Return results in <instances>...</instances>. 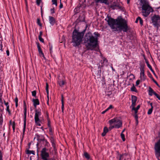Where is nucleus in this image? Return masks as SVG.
<instances>
[{
	"mask_svg": "<svg viewBox=\"0 0 160 160\" xmlns=\"http://www.w3.org/2000/svg\"><path fill=\"white\" fill-rule=\"evenodd\" d=\"M49 49H50V53H51V52L52 51V47H50Z\"/></svg>",
	"mask_w": 160,
	"mask_h": 160,
	"instance_id": "63",
	"label": "nucleus"
},
{
	"mask_svg": "<svg viewBox=\"0 0 160 160\" xmlns=\"http://www.w3.org/2000/svg\"><path fill=\"white\" fill-rule=\"evenodd\" d=\"M132 107H135L136 105V102L137 100V97L134 96H132Z\"/></svg>",
	"mask_w": 160,
	"mask_h": 160,
	"instance_id": "11",
	"label": "nucleus"
},
{
	"mask_svg": "<svg viewBox=\"0 0 160 160\" xmlns=\"http://www.w3.org/2000/svg\"><path fill=\"white\" fill-rule=\"evenodd\" d=\"M138 19H139V20L140 23L141 25H142L143 22L142 18L140 17H138Z\"/></svg>",
	"mask_w": 160,
	"mask_h": 160,
	"instance_id": "33",
	"label": "nucleus"
},
{
	"mask_svg": "<svg viewBox=\"0 0 160 160\" xmlns=\"http://www.w3.org/2000/svg\"><path fill=\"white\" fill-rule=\"evenodd\" d=\"M108 130H109L107 127H105L103 129V132L102 134V136L103 137L104 136L106 135V133L108 132Z\"/></svg>",
	"mask_w": 160,
	"mask_h": 160,
	"instance_id": "19",
	"label": "nucleus"
},
{
	"mask_svg": "<svg viewBox=\"0 0 160 160\" xmlns=\"http://www.w3.org/2000/svg\"><path fill=\"white\" fill-rule=\"evenodd\" d=\"M140 82V80H138L136 81V84L137 85H138L139 84Z\"/></svg>",
	"mask_w": 160,
	"mask_h": 160,
	"instance_id": "49",
	"label": "nucleus"
},
{
	"mask_svg": "<svg viewBox=\"0 0 160 160\" xmlns=\"http://www.w3.org/2000/svg\"><path fill=\"white\" fill-rule=\"evenodd\" d=\"M37 47H38V49H40V48H41L40 47V45L39 44V42H37Z\"/></svg>",
	"mask_w": 160,
	"mask_h": 160,
	"instance_id": "48",
	"label": "nucleus"
},
{
	"mask_svg": "<svg viewBox=\"0 0 160 160\" xmlns=\"http://www.w3.org/2000/svg\"><path fill=\"white\" fill-rule=\"evenodd\" d=\"M52 2L53 4H55V5L56 6H57V0H52Z\"/></svg>",
	"mask_w": 160,
	"mask_h": 160,
	"instance_id": "36",
	"label": "nucleus"
},
{
	"mask_svg": "<svg viewBox=\"0 0 160 160\" xmlns=\"http://www.w3.org/2000/svg\"><path fill=\"white\" fill-rule=\"evenodd\" d=\"M117 4L116 3H113L112 4L111 6H116Z\"/></svg>",
	"mask_w": 160,
	"mask_h": 160,
	"instance_id": "64",
	"label": "nucleus"
},
{
	"mask_svg": "<svg viewBox=\"0 0 160 160\" xmlns=\"http://www.w3.org/2000/svg\"><path fill=\"white\" fill-rule=\"evenodd\" d=\"M63 7V4H62L61 2V1L60 2V5L59 6V8H61Z\"/></svg>",
	"mask_w": 160,
	"mask_h": 160,
	"instance_id": "50",
	"label": "nucleus"
},
{
	"mask_svg": "<svg viewBox=\"0 0 160 160\" xmlns=\"http://www.w3.org/2000/svg\"><path fill=\"white\" fill-rule=\"evenodd\" d=\"M6 53L7 56H8L9 55V52L8 50H7L6 51Z\"/></svg>",
	"mask_w": 160,
	"mask_h": 160,
	"instance_id": "55",
	"label": "nucleus"
},
{
	"mask_svg": "<svg viewBox=\"0 0 160 160\" xmlns=\"http://www.w3.org/2000/svg\"><path fill=\"white\" fill-rule=\"evenodd\" d=\"M121 136L122 138V140L123 141H124L125 140L124 135L123 133H121Z\"/></svg>",
	"mask_w": 160,
	"mask_h": 160,
	"instance_id": "32",
	"label": "nucleus"
},
{
	"mask_svg": "<svg viewBox=\"0 0 160 160\" xmlns=\"http://www.w3.org/2000/svg\"><path fill=\"white\" fill-rule=\"evenodd\" d=\"M140 2L142 4V15L145 17H147L152 11V9L146 0H140Z\"/></svg>",
	"mask_w": 160,
	"mask_h": 160,
	"instance_id": "4",
	"label": "nucleus"
},
{
	"mask_svg": "<svg viewBox=\"0 0 160 160\" xmlns=\"http://www.w3.org/2000/svg\"><path fill=\"white\" fill-rule=\"evenodd\" d=\"M84 156L85 157V158L88 159L90 158V156L89 154L87 152H85L84 153Z\"/></svg>",
	"mask_w": 160,
	"mask_h": 160,
	"instance_id": "28",
	"label": "nucleus"
},
{
	"mask_svg": "<svg viewBox=\"0 0 160 160\" xmlns=\"http://www.w3.org/2000/svg\"><path fill=\"white\" fill-rule=\"evenodd\" d=\"M41 115V110L36 109L35 110V115L34 117L35 122L37 125L40 126L41 125L40 124L42 120L41 119V118L39 117H40Z\"/></svg>",
	"mask_w": 160,
	"mask_h": 160,
	"instance_id": "6",
	"label": "nucleus"
},
{
	"mask_svg": "<svg viewBox=\"0 0 160 160\" xmlns=\"http://www.w3.org/2000/svg\"><path fill=\"white\" fill-rule=\"evenodd\" d=\"M133 107V108H132V110L136 109V110H138L140 108V106L139 105H138L137 107L136 108H135V107Z\"/></svg>",
	"mask_w": 160,
	"mask_h": 160,
	"instance_id": "38",
	"label": "nucleus"
},
{
	"mask_svg": "<svg viewBox=\"0 0 160 160\" xmlns=\"http://www.w3.org/2000/svg\"><path fill=\"white\" fill-rule=\"evenodd\" d=\"M42 31L40 32L39 37H41V36L42 35Z\"/></svg>",
	"mask_w": 160,
	"mask_h": 160,
	"instance_id": "58",
	"label": "nucleus"
},
{
	"mask_svg": "<svg viewBox=\"0 0 160 160\" xmlns=\"http://www.w3.org/2000/svg\"><path fill=\"white\" fill-rule=\"evenodd\" d=\"M36 136L37 140L39 142H42L45 139L44 137L42 135H39L38 134H36Z\"/></svg>",
	"mask_w": 160,
	"mask_h": 160,
	"instance_id": "12",
	"label": "nucleus"
},
{
	"mask_svg": "<svg viewBox=\"0 0 160 160\" xmlns=\"http://www.w3.org/2000/svg\"><path fill=\"white\" fill-rule=\"evenodd\" d=\"M151 78L152 79V80L153 81V82L157 85L158 87H160V86L158 84L157 82L154 79V78L152 77H151Z\"/></svg>",
	"mask_w": 160,
	"mask_h": 160,
	"instance_id": "35",
	"label": "nucleus"
},
{
	"mask_svg": "<svg viewBox=\"0 0 160 160\" xmlns=\"http://www.w3.org/2000/svg\"><path fill=\"white\" fill-rule=\"evenodd\" d=\"M42 142H43V143L45 144L44 145L45 146H48V142L46 139H44V140H43V141Z\"/></svg>",
	"mask_w": 160,
	"mask_h": 160,
	"instance_id": "34",
	"label": "nucleus"
},
{
	"mask_svg": "<svg viewBox=\"0 0 160 160\" xmlns=\"http://www.w3.org/2000/svg\"><path fill=\"white\" fill-rule=\"evenodd\" d=\"M131 91L133 92H137V90L135 87L133 85L131 89Z\"/></svg>",
	"mask_w": 160,
	"mask_h": 160,
	"instance_id": "31",
	"label": "nucleus"
},
{
	"mask_svg": "<svg viewBox=\"0 0 160 160\" xmlns=\"http://www.w3.org/2000/svg\"><path fill=\"white\" fill-rule=\"evenodd\" d=\"M112 107H112V105H110L109 106V107L107 109V110L108 111L109 109L112 108Z\"/></svg>",
	"mask_w": 160,
	"mask_h": 160,
	"instance_id": "47",
	"label": "nucleus"
},
{
	"mask_svg": "<svg viewBox=\"0 0 160 160\" xmlns=\"http://www.w3.org/2000/svg\"><path fill=\"white\" fill-rule=\"evenodd\" d=\"M48 149L46 148H43L41 151V157L42 160H50L51 159L49 158V155L47 152Z\"/></svg>",
	"mask_w": 160,
	"mask_h": 160,
	"instance_id": "7",
	"label": "nucleus"
},
{
	"mask_svg": "<svg viewBox=\"0 0 160 160\" xmlns=\"http://www.w3.org/2000/svg\"><path fill=\"white\" fill-rule=\"evenodd\" d=\"M38 51L39 52V54H41V55H42V56L44 58H45V57H44V53L42 51L41 48H40V49H38Z\"/></svg>",
	"mask_w": 160,
	"mask_h": 160,
	"instance_id": "29",
	"label": "nucleus"
},
{
	"mask_svg": "<svg viewBox=\"0 0 160 160\" xmlns=\"http://www.w3.org/2000/svg\"><path fill=\"white\" fill-rule=\"evenodd\" d=\"M146 62L147 65L148 67L151 70L152 69V68L151 66L149 64L148 61L146 60Z\"/></svg>",
	"mask_w": 160,
	"mask_h": 160,
	"instance_id": "30",
	"label": "nucleus"
},
{
	"mask_svg": "<svg viewBox=\"0 0 160 160\" xmlns=\"http://www.w3.org/2000/svg\"><path fill=\"white\" fill-rule=\"evenodd\" d=\"M94 34L97 36L96 37H94L91 33H88L85 36V40L87 42L85 46L87 50H94L96 48H98L97 37L99 35L96 32H94Z\"/></svg>",
	"mask_w": 160,
	"mask_h": 160,
	"instance_id": "2",
	"label": "nucleus"
},
{
	"mask_svg": "<svg viewBox=\"0 0 160 160\" xmlns=\"http://www.w3.org/2000/svg\"><path fill=\"white\" fill-rule=\"evenodd\" d=\"M117 119V118H115L109 120V123L110 125L112 124L113 123H115Z\"/></svg>",
	"mask_w": 160,
	"mask_h": 160,
	"instance_id": "22",
	"label": "nucleus"
},
{
	"mask_svg": "<svg viewBox=\"0 0 160 160\" xmlns=\"http://www.w3.org/2000/svg\"><path fill=\"white\" fill-rule=\"evenodd\" d=\"M51 142L52 144V146L55 152H56L57 151V149L56 148L55 142L53 139H51Z\"/></svg>",
	"mask_w": 160,
	"mask_h": 160,
	"instance_id": "16",
	"label": "nucleus"
},
{
	"mask_svg": "<svg viewBox=\"0 0 160 160\" xmlns=\"http://www.w3.org/2000/svg\"><path fill=\"white\" fill-rule=\"evenodd\" d=\"M116 124L115 125V128H117L121 127L122 125V121L118 118L117 121L116 122Z\"/></svg>",
	"mask_w": 160,
	"mask_h": 160,
	"instance_id": "10",
	"label": "nucleus"
},
{
	"mask_svg": "<svg viewBox=\"0 0 160 160\" xmlns=\"http://www.w3.org/2000/svg\"><path fill=\"white\" fill-rule=\"evenodd\" d=\"M140 75L141 80L142 81H144L145 79L144 72H140Z\"/></svg>",
	"mask_w": 160,
	"mask_h": 160,
	"instance_id": "17",
	"label": "nucleus"
},
{
	"mask_svg": "<svg viewBox=\"0 0 160 160\" xmlns=\"http://www.w3.org/2000/svg\"><path fill=\"white\" fill-rule=\"evenodd\" d=\"M24 103V125H23V134L24 135L25 128L26 126V113H27V107L26 105V104L25 101H24L23 102Z\"/></svg>",
	"mask_w": 160,
	"mask_h": 160,
	"instance_id": "9",
	"label": "nucleus"
},
{
	"mask_svg": "<svg viewBox=\"0 0 160 160\" xmlns=\"http://www.w3.org/2000/svg\"><path fill=\"white\" fill-rule=\"evenodd\" d=\"M111 28L115 31L127 32L128 30L126 21L122 18H117L116 19L108 17V19H105Z\"/></svg>",
	"mask_w": 160,
	"mask_h": 160,
	"instance_id": "1",
	"label": "nucleus"
},
{
	"mask_svg": "<svg viewBox=\"0 0 160 160\" xmlns=\"http://www.w3.org/2000/svg\"><path fill=\"white\" fill-rule=\"evenodd\" d=\"M78 19L80 21H84L85 20V15L83 14L80 15L79 16Z\"/></svg>",
	"mask_w": 160,
	"mask_h": 160,
	"instance_id": "21",
	"label": "nucleus"
},
{
	"mask_svg": "<svg viewBox=\"0 0 160 160\" xmlns=\"http://www.w3.org/2000/svg\"><path fill=\"white\" fill-rule=\"evenodd\" d=\"M115 128V125L114 126H111L108 129L110 131L111 130L112 128Z\"/></svg>",
	"mask_w": 160,
	"mask_h": 160,
	"instance_id": "43",
	"label": "nucleus"
},
{
	"mask_svg": "<svg viewBox=\"0 0 160 160\" xmlns=\"http://www.w3.org/2000/svg\"><path fill=\"white\" fill-rule=\"evenodd\" d=\"M84 31L79 32L76 29L72 32V42L74 46L77 47L80 44L84 35Z\"/></svg>",
	"mask_w": 160,
	"mask_h": 160,
	"instance_id": "3",
	"label": "nucleus"
},
{
	"mask_svg": "<svg viewBox=\"0 0 160 160\" xmlns=\"http://www.w3.org/2000/svg\"><path fill=\"white\" fill-rule=\"evenodd\" d=\"M50 10L51 11L52 13H55L54 8L51 9Z\"/></svg>",
	"mask_w": 160,
	"mask_h": 160,
	"instance_id": "46",
	"label": "nucleus"
},
{
	"mask_svg": "<svg viewBox=\"0 0 160 160\" xmlns=\"http://www.w3.org/2000/svg\"><path fill=\"white\" fill-rule=\"evenodd\" d=\"M122 155L120 154L119 156V160H122Z\"/></svg>",
	"mask_w": 160,
	"mask_h": 160,
	"instance_id": "52",
	"label": "nucleus"
},
{
	"mask_svg": "<svg viewBox=\"0 0 160 160\" xmlns=\"http://www.w3.org/2000/svg\"><path fill=\"white\" fill-rule=\"evenodd\" d=\"M63 97L62 94L61 95V102H62V112H63V110L64 109V101H63Z\"/></svg>",
	"mask_w": 160,
	"mask_h": 160,
	"instance_id": "20",
	"label": "nucleus"
},
{
	"mask_svg": "<svg viewBox=\"0 0 160 160\" xmlns=\"http://www.w3.org/2000/svg\"><path fill=\"white\" fill-rule=\"evenodd\" d=\"M49 18L50 23L52 25H53L55 22L54 18L53 17L50 16H49Z\"/></svg>",
	"mask_w": 160,
	"mask_h": 160,
	"instance_id": "15",
	"label": "nucleus"
},
{
	"mask_svg": "<svg viewBox=\"0 0 160 160\" xmlns=\"http://www.w3.org/2000/svg\"><path fill=\"white\" fill-rule=\"evenodd\" d=\"M38 39L40 42H42V43L44 42V40L41 37H38Z\"/></svg>",
	"mask_w": 160,
	"mask_h": 160,
	"instance_id": "40",
	"label": "nucleus"
},
{
	"mask_svg": "<svg viewBox=\"0 0 160 160\" xmlns=\"http://www.w3.org/2000/svg\"><path fill=\"white\" fill-rule=\"evenodd\" d=\"M15 122H13V125H12V128H13V130L14 129V128H15Z\"/></svg>",
	"mask_w": 160,
	"mask_h": 160,
	"instance_id": "60",
	"label": "nucleus"
},
{
	"mask_svg": "<svg viewBox=\"0 0 160 160\" xmlns=\"http://www.w3.org/2000/svg\"><path fill=\"white\" fill-rule=\"evenodd\" d=\"M154 148L156 157L158 160H160V139L155 143Z\"/></svg>",
	"mask_w": 160,
	"mask_h": 160,
	"instance_id": "8",
	"label": "nucleus"
},
{
	"mask_svg": "<svg viewBox=\"0 0 160 160\" xmlns=\"http://www.w3.org/2000/svg\"><path fill=\"white\" fill-rule=\"evenodd\" d=\"M153 109L152 108H150L149 109L148 112V115H150L151 114L152 112Z\"/></svg>",
	"mask_w": 160,
	"mask_h": 160,
	"instance_id": "37",
	"label": "nucleus"
},
{
	"mask_svg": "<svg viewBox=\"0 0 160 160\" xmlns=\"http://www.w3.org/2000/svg\"><path fill=\"white\" fill-rule=\"evenodd\" d=\"M155 94L154 95L158 99L159 97H160V96L157 93H155Z\"/></svg>",
	"mask_w": 160,
	"mask_h": 160,
	"instance_id": "53",
	"label": "nucleus"
},
{
	"mask_svg": "<svg viewBox=\"0 0 160 160\" xmlns=\"http://www.w3.org/2000/svg\"><path fill=\"white\" fill-rule=\"evenodd\" d=\"M7 110L8 111L9 114H10V112L9 109V106H7L6 108Z\"/></svg>",
	"mask_w": 160,
	"mask_h": 160,
	"instance_id": "45",
	"label": "nucleus"
},
{
	"mask_svg": "<svg viewBox=\"0 0 160 160\" xmlns=\"http://www.w3.org/2000/svg\"><path fill=\"white\" fill-rule=\"evenodd\" d=\"M149 95L150 96H152V94L155 95L156 93L150 87H149Z\"/></svg>",
	"mask_w": 160,
	"mask_h": 160,
	"instance_id": "18",
	"label": "nucleus"
},
{
	"mask_svg": "<svg viewBox=\"0 0 160 160\" xmlns=\"http://www.w3.org/2000/svg\"><path fill=\"white\" fill-rule=\"evenodd\" d=\"M151 19L153 25L158 29L160 26V16L158 15H154L151 17Z\"/></svg>",
	"mask_w": 160,
	"mask_h": 160,
	"instance_id": "5",
	"label": "nucleus"
},
{
	"mask_svg": "<svg viewBox=\"0 0 160 160\" xmlns=\"http://www.w3.org/2000/svg\"><path fill=\"white\" fill-rule=\"evenodd\" d=\"M41 2V0H36L37 4L38 6H39L40 5Z\"/></svg>",
	"mask_w": 160,
	"mask_h": 160,
	"instance_id": "42",
	"label": "nucleus"
},
{
	"mask_svg": "<svg viewBox=\"0 0 160 160\" xmlns=\"http://www.w3.org/2000/svg\"><path fill=\"white\" fill-rule=\"evenodd\" d=\"M46 92L47 94V98H48V100H49V97H48V93H49V91H48V85L47 83H46Z\"/></svg>",
	"mask_w": 160,
	"mask_h": 160,
	"instance_id": "23",
	"label": "nucleus"
},
{
	"mask_svg": "<svg viewBox=\"0 0 160 160\" xmlns=\"http://www.w3.org/2000/svg\"><path fill=\"white\" fill-rule=\"evenodd\" d=\"M150 70L152 71V72L155 75H156V74L155 73V72L154 71V70H153L152 69H151V70Z\"/></svg>",
	"mask_w": 160,
	"mask_h": 160,
	"instance_id": "56",
	"label": "nucleus"
},
{
	"mask_svg": "<svg viewBox=\"0 0 160 160\" xmlns=\"http://www.w3.org/2000/svg\"><path fill=\"white\" fill-rule=\"evenodd\" d=\"M32 102L33 103V106L35 108H36L37 105L39 104V102L38 99H33Z\"/></svg>",
	"mask_w": 160,
	"mask_h": 160,
	"instance_id": "14",
	"label": "nucleus"
},
{
	"mask_svg": "<svg viewBox=\"0 0 160 160\" xmlns=\"http://www.w3.org/2000/svg\"><path fill=\"white\" fill-rule=\"evenodd\" d=\"M58 83L60 86L62 87L65 84V81L63 80H60L58 81Z\"/></svg>",
	"mask_w": 160,
	"mask_h": 160,
	"instance_id": "26",
	"label": "nucleus"
},
{
	"mask_svg": "<svg viewBox=\"0 0 160 160\" xmlns=\"http://www.w3.org/2000/svg\"><path fill=\"white\" fill-rule=\"evenodd\" d=\"M110 7L113 10L118 9L121 10L122 9V7L118 3L116 6H110Z\"/></svg>",
	"mask_w": 160,
	"mask_h": 160,
	"instance_id": "13",
	"label": "nucleus"
},
{
	"mask_svg": "<svg viewBox=\"0 0 160 160\" xmlns=\"http://www.w3.org/2000/svg\"><path fill=\"white\" fill-rule=\"evenodd\" d=\"M107 111H108V110H107V109H106L105 110L103 111L102 112V114H104L105 112H106Z\"/></svg>",
	"mask_w": 160,
	"mask_h": 160,
	"instance_id": "62",
	"label": "nucleus"
},
{
	"mask_svg": "<svg viewBox=\"0 0 160 160\" xmlns=\"http://www.w3.org/2000/svg\"><path fill=\"white\" fill-rule=\"evenodd\" d=\"M26 153L28 154H32L33 155H35V152L33 150L30 151L29 150H27Z\"/></svg>",
	"mask_w": 160,
	"mask_h": 160,
	"instance_id": "27",
	"label": "nucleus"
},
{
	"mask_svg": "<svg viewBox=\"0 0 160 160\" xmlns=\"http://www.w3.org/2000/svg\"><path fill=\"white\" fill-rule=\"evenodd\" d=\"M47 119H48V126L49 127H50V124H49V122L50 121V120L49 118L48 114H47Z\"/></svg>",
	"mask_w": 160,
	"mask_h": 160,
	"instance_id": "44",
	"label": "nucleus"
},
{
	"mask_svg": "<svg viewBox=\"0 0 160 160\" xmlns=\"http://www.w3.org/2000/svg\"><path fill=\"white\" fill-rule=\"evenodd\" d=\"M32 96L36 97V91H34L32 92Z\"/></svg>",
	"mask_w": 160,
	"mask_h": 160,
	"instance_id": "39",
	"label": "nucleus"
},
{
	"mask_svg": "<svg viewBox=\"0 0 160 160\" xmlns=\"http://www.w3.org/2000/svg\"><path fill=\"white\" fill-rule=\"evenodd\" d=\"M103 63L105 62L107 63L108 62V60L105 58H104L103 59Z\"/></svg>",
	"mask_w": 160,
	"mask_h": 160,
	"instance_id": "54",
	"label": "nucleus"
},
{
	"mask_svg": "<svg viewBox=\"0 0 160 160\" xmlns=\"http://www.w3.org/2000/svg\"><path fill=\"white\" fill-rule=\"evenodd\" d=\"M4 103L7 106H7H9L8 105V102H6L4 101Z\"/></svg>",
	"mask_w": 160,
	"mask_h": 160,
	"instance_id": "59",
	"label": "nucleus"
},
{
	"mask_svg": "<svg viewBox=\"0 0 160 160\" xmlns=\"http://www.w3.org/2000/svg\"><path fill=\"white\" fill-rule=\"evenodd\" d=\"M15 102H18V98L17 97H16L15 99Z\"/></svg>",
	"mask_w": 160,
	"mask_h": 160,
	"instance_id": "57",
	"label": "nucleus"
},
{
	"mask_svg": "<svg viewBox=\"0 0 160 160\" xmlns=\"http://www.w3.org/2000/svg\"><path fill=\"white\" fill-rule=\"evenodd\" d=\"M37 23H38V25H39L40 26H41L42 24L40 23V19L39 18H38L37 19Z\"/></svg>",
	"mask_w": 160,
	"mask_h": 160,
	"instance_id": "41",
	"label": "nucleus"
},
{
	"mask_svg": "<svg viewBox=\"0 0 160 160\" xmlns=\"http://www.w3.org/2000/svg\"><path fill=\"white\" fill-rule=\"evenodd\" d=\"M135 118V120H138V115L136 114H135V116H134Z\"/></svg>",
	"mask_w": 160,
	"mask_h": 160,
	"instance_id": "51",
	"label": "nucleus"
},
{
	"mask_svg": "<svg viewBox=\"0 0 160 160\" xmlns=\"http://www.w3.org/2000/svg\"><path fill=\"white\" fill-rule=\"evenodd\" d=\"M96 2H100L101 3H104L106 4L107 3L108 0H96Z\"/></svg>",
	"mask_w": 160,
	"mask_h": 160,
	"instance_id": "24",
	"label": "nucleus"
},
{
	"mask_svg": "<svg viewBox=\"0 0 160 160\" xmlns=\"http://www.w3.org/2000/svg\"><path fill=\"white\" fill-rule=\"evenodd\" d=\"M145 65L144 64H140V72H144V68Z\"/></svg>",
	"mask_w": 160,
	"mask_h": 160,
	"instance_id": "25",
	"label": "nucleus"
},
{
	"mask_svg": "<svg viewBox=\"0 0 160 160\" xmlns=\"http://www.w3.org/2000/svg\"><path fill=\"white\" fill-rule=\"evenodd\" d=\"M150 106H151V108L153 109V107L152 106V102H150Z\"/></svg>",
	"mask_w": 160,
	"mask_h": 160,
	"instance_id": "61",
	"label": "nucleus"
}]
</instances>
